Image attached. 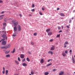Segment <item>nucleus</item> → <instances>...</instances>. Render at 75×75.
I'll use <instances>...</instances> for the list:
<instances>
[{
  "instance_id": "nucleus-13",
  "label": "nucleus",
  "mask_w": 75,
  "mask_h": 75,
  "mask_svg": "<svg viewBox=\"0 0 75 75\" xmlns=\"http://www.w3.org/2000/svg\"><path fill=\"white\" fill-rule=\"evenodd\" d=\"M44 59H41L40 60V62L41 63H42V64H43L44 63Z\"/></svg>"
},
{
  "instance_id": "nucleus-61",
  "label": "nucleus",
  "mask_w": 75,
  "mask_h": 75,
  "mask_svg": "<svg viewBox=\"0 0 75 75\" xmlns=\"http://www.w3.org/2000/svg\"><path fill=\"white\" fill-rule=\"evenodd\" d=\"M42 10H44V8H42Z\"/></svg>"
},
{
  "instance_id": "nucleus-49",
  "label": "nucleus",
  "mask_w": 75,
  "mask_h": 75,
  "mask_svg": "<svg viewBox=\"0 0 75 75\" xmlns=\"http://www.w3.org/2000/svg\"><path fill=\"white\" fill-rule=\"evenodd\" d=\"M56 71V69H54L53 70V71Z\"/></svg>"
},
{
  "instance_id": "nucleus-51",
  "label": "nucleus",
  "mask_w": 75,
  "mask_h": 75,
  "mask_svg": "<svg viewBox=\"0 0 75 75\" xmlns=\"http://www.w3.org/2000/svg\"><path fill=\"white\" fill-rule=\"evenodd\" d=\"M64 48H66V47H67V45H64Z\"/></svg>"
},
{
  "instance_id": "nucleus-10",
  "label": "nucleus",
  "mask_w": 75,
  "mask_h": 75,
  "mask_svg": "<svg viewBox=\"0 0 75 75\" xmlns=\"http://www.w3.org/2000/svg\"><path fill=\"white\" fill-rule=\"evenodd\" d=\"M4 15H2L1 16H0V20H2L3 18V16H4Z\"/></svg>"
},
{
  "instance_id": "nucleus-11",
  "label": "nucleus",
  "mask_w": 75,
  "mask_h": 75,
  "mask_svg": "<svg viewBox=\"0 0 75 75\" xmlns=\"http://www.w3.org/2000/svg\"><path fill=\"white\" fill-rule=\"evenodd\" d=\"M22 65L23 66V67H27V65L26 63H24L22 64Z\"/></svg>"
},
{
  "instance_id": "nucleus-53",
  "label": "nucleus",
  "mask_w": 75,
  "mask_h": 75,
  "mask_svg": "<svg viewBox=\"0 0 75 75\" xmlns=\"http://www.w3.org/2000/svg\"><path fill=\"white\" fill-rule=\"evenodd\" d=\"M62 32V30H60L59 32V33H61Z\"/></svg>"
},
{
  "instance_id": "nucleus-17",
  "label": "nucleus",
  "mask_w": 75,
  "mask_h": 75,
  "mask_svg": "<svg viewBox=\"0 0 75 75\" xmlns=\"http://www.w3.org/2000/svg\"><path fill=\"white\" fill-rule=\"evenodd\" d=\"M62 55L63 57H65L66 56V54L63 52L62 53Z\"/></svg>"
},
{
  "instance_id": "nucleus-62",
  "label": "nucleus",
  "mask_w": 75,
  "mask_h": 75,
  "mask_svg": "<svg viewBox=\"0 0 75 75\" xmlns=\"http://www.w3.org/2000/svg\"><path fill=\"white\" fill-rule=\"evenodd\" d=\"M29 53L30 54H31V52H29Z\"/></svg>"
},
{
  "instance_id": "nucleus-19",
  "label": "nucleus",
  "mask_w": 75,
  "mask_h": 75,
  "mask_svg": "<svg viewBox=\"0 0 75 75\" xmlns=\"http://www.w3.org/2000/svg\"><path fill=\"white\" fill-rule=\"evenodd\" d=\"M72 60H73V64H75V59L72 58Z\"/></svg>"
},
{
  "instance_id": "nucleus-37",
  "label": "nucleus",
  "mask_w": 75,
  "mask_h": 75,
  "mask_svg": "<svg viewBox=\"0 0 75 75\" xmlns=\"http://www.w3.org/2000/svg\"><path fill=\"white\" fill-rule=\"evenodd\" d=\"M4 48H5V49H7L8 47H7V46L4 47Z\"/></svg>"
},
{
  "instance_id": "nucleus-50",
  "label": "nucleus",
  "mask_w": 75,
  "mask_h": 75,
  "mask_svg": "<svg viewBox=\"0 0 75 75\" xmlns=\"http://www.w3.org/2000/svg\"><path fill=\"white\" fill-rule=\"evenodd\" d=\"M6 23H3V25H6Z\"/></svg>"
},
{
  "instance_id": "nucleus-57",
  "label": "nucleus",
  "mask_w": 75,
  "mask_h": 75,
  "mask_svg": "<svg viewBox=\"0 0 75 75\" xmlns=\"http://www.w3.org/2000/svg\"><path fill=\"white\" fill-rule=\"evenodd\" d=\"M69 52H72V50H70Z\"/></svg>"
},
{
  "instance_id": "nucleus-56",
  "label": "nucleus",
  "mask_w": 75,
  "mask_h": 75,
  "mask_svg": "<svg viewBox=\"0 0 75 75\" xmlns=\"http://www.w3.org/2000/svg\"><path fill=\"white\" fill-rule=\"evenodd\" d=\"M21 49L22 50H24V49L23 48V47H22L21 48Z\"/></svg>"
},
{
  "instance_id": "nucleus-20",
  "label": "nucleus",
  "mask_w": 75,
  "mask_h": 75,
  "mask_svg": "<svg viewBox=\"0 0 75 75\" xmlns=\"http://www.w3.org/2000/svg\"><path fill=\"white\" fill-rule=\"evenodd\" d=\"M50 31V29H47L46 30V32H47V33H48V32H49V31Z\"/></svg>"
},
{
  "instance_id": "nucleus-2",
  "label": "nucleus",
  "mask_w": 75,
  "mask_h": 75,
  "mask_svg": "<svg viewBox=\"0 0 75 75\" xmlns=\"http://www.w3.org/2000/svg\"><path fill=\"white\" fill-rule=\"evenodd\" d=\"M4 40H5V39L4 38L0 41V42H1V41H2V45H5L6 44V42Z\"/></svg>"
},
{
  "instance_id": "nucleus-5",
  "label": "nucleus",
  "mask_w": 75,
  "mask_h": 75,
  "mask_svg": "<svg viewBox=\"0 0 75 75\" xmlns=\"http://www.w3.org/2000/svg\"><path fill=\"white\" fill-rule=\"evenodd\" d=\"M24 54H21L20 56V57L22 59H23L24 58Z\"/></svg>"
},
{
  "instance_id": "nucleus-3",
  "label": "nucleus",
  "mask_w": 75,
  "mask_h": 75,
  "mask_svg": "<svg viewBox=\"0 0 75 75\" xmlns=\"http://www.w3.org/2000/svg\"><path fill=\"white\" fill-rule=\"evenodd\" d=\"M12 23L13 24H14V25L15 26H16V25H18V22H16V21H13L12 22Z\"/></svg>"
},
{
  "instance_id": "nucleus-6",
  "label": "nucleus",
  "mask_w": 75,
  "mask_h": 75,
  "mask_svg": "<svg viewBox=\"0 0 75 75\" xmlns=\"http://www.w3.org/2000/svg\"><path fill=\"white\" fill-rule=\"evenodd\" d=\"M14 28V33H15L16 34V32L17 31V27L15 26L14 28Z\"/></svg>"
},
{
  "instance_id": "nucleus-38",
  "label": "nucleus",
  "mask_w": 75,
  "mask_h": 75,
  "mask_svg": "<svg viewBox=\"0 0 75 75\" xmlns=\"http://www.w3.org/2000/svg\"><path fill=\"white\" fill-rule=\"evenodd\" d=\"M34 7H35L34 4H33L32 6V7H33V8H34Z\"/></svg>"
},
{
  "instance_id": "nucleus-9",
  "label": "nucleus",
  "mask_w": 75,
  "mask_h": 75,
  "mask_svg": "<svg viewBox=\"0 0 75 75\" xmlns=\"http://www.w3.org/2000/svg\"><path fill=\"white\" fill-rule=\"evenodd\" d=\"M59 15L61 16H62V17H65V15L63 13H60Z\"/></svg>"
},
{
  "instance_id": "nucleus-29",
  "label": "nucleus",
  "mask_w": 75,
  "mask_h": 75,
  "mask_svg": "<svg viewBox=\"0 0 75 75\" xmlns=\"http://www.w3.org/2000/svg\"><path fill=\"white\" fill-rule=\"evenodd\" d=\"M25 61V58H24L22 59V62H24Z\"/></svg>"
},
{
  "instance_id": "nucleus-44",
  "label": "nucleus",
  "mask_w": 75,
  "mask_h": 75,
  "mask_svg": "<svg viewBox=\"0 0 75 75\" xmlns=\"http://www.w3.org/2000/svg\"><path fill=\"white\" fill-rule=\"evenodd\" d=\"M10 45H9L7 47H8V48H10Z\"/></svg>"
},
{
  "instance_id": "nucleus-40",
  "label": "nucleus",
  "mask_w": 75,
  "mask_h": 75,
  "mask_svg": "<svg viewBox=\"0 0 75 75\" xmlns=\"http://www.w3.org/2000/svg\"><path fill=\"white\" fill-rule=\"evenodd\" d=\"M60 36V34L57 35V37L58 38Z\"/></svg>"
},
{
  "instance_id": "nucleus-52",
  "label": "nucleus",
  "mask_w": 75,
  "mask_h": 75,
  "mask_svg": "<svg viewBox=\"0 0 75 75\" xmlns=\"http://www.w3.org/2000/svg\"><path fill=\"white\" fill-rule=\"evenodd\" d=\"M4 11H2V12L1 13V14H4Z\"/></svg>"
},
{
  "instance_id": "nucleus-4",
  "label": "nucleus",
  "mask_w": 75,
  "mask_h": 75,
  "mask_svg": "<svg viewBox=\"0 0 75 75\" xmlns=\"http://www.w3.org/2000/svg\"><path fill=\"white\" fill-rule=\"evenodd\" d=\"M17 28L19 31H20V30H21V26L19 25H18V27Z\"/></svg>"
},
{
  "instance_id": "nucleus-28",
  "label": "nucleus",
  "mask_w": 75,
  "mask_h": 75,
  "mask_svg": "<svg viewBox=\"0 0 75 75\" xmlns=\"http://www.w3.org/2000/svg\"><path fill=\"white\" fill-rule=\"evenodd\" d=\"M0 48H1V49H4V47H0Z\"/></svg>"
},
{
  "instance_id": "nucleus-59",
  "label": "nucleus",
  "mask_w": 75,
  "mask_h": 75,
  "mask_svg": "<svg viewBox=\"0 0 75 75\" xmlns=\"http://www.w3.org/2000/svg\"><path fill=\"white\" fill-rule=\"evenodd\" d=\"M51 59H49L48 60V62H50V61Z\"/></svg>"
},
{
  "instance_id": "nucleus-43",
  "label": "nucleus",
  "mask_w": 75,
  "mask_h": 75,
  "mask_svg": "<svg viewBox=\"0 0 75 75\" xmlns=\"http://www.w3.org/2000/svg\"><path fill=\"white\" fill-rule=\"evenodd\" d=\"M58 29H59V30H61V27L59 26L58 27Z\"/></svg>"
},
{
  "instance_id": "nucleus-14",
  "label": "nucleus",
  "mask_w": 75,
  "mask_h": 75,
  "mask_svg": "<svg viewBox=\"0 0 75 75\" xmlns=\"http://www.w3.org/2000/svg\"><path fill=\"white\" fill-rule=\"evenodd\" d=\"M48 53L49 54H53V52H52V51H49L48 52Z\"/></svg>"
},
{
  "instance_id": "nucleus-21",
  "label": "nucleus",
  "mask_w": 75,
  "mask_h": 75,
  "mask_svg": "<svg viewBox=\"0 0 75 75\" xmlns=\"http://www.w3.org/2000/svg\"><path fill=\"white\" fill-rule=\"evenodd\" d=\"M52 65V63H50L49 64H47V67H49V66H50V65Z\"/></svg>"
},
{
  "instance_id": "nucleus-23",
  "label": "nucleus",
  "mask_w": 75,
  "mask_h": 75,
  "mask_svg": "<svg viewBox=\"0 0 75 75\" xmlns=\"http://www.w3.org/2000/svg\"><path fill=\"white\" fill-rule=\"evenodd\" d=\"M26 60L27 61H30V59H29V58L28 57L26 58Z\"/></svg>"
},
{
  "instance_id": "nucleus-31",
  "label": "nucleus",
  "mask_w": 75,
  "mask_h": 75,
  "mask_svg": "<svg viewBox=\"0 0 75 75\" xmlns=\"http://www.w3.org/2000/svg\"><path fill=\"white\" fill-rule=\"evenodd\" d=\"M31 11H32V12H34V11H35V10H34V9H32L31 10Z\"/></svg>"
},
{
  "instance_id": "nucleus-33",
  "label": "nucleus",
  "mask_w": 75,
  "mask_h": 75,
  "mask_svg": "<svg viewBox=\"0 0 75 75\" xmlns=\"http://www.w3.org/2000/svg\"><path fill=\"white\" fill-rule=\"evenodd\" d=\"M31 45H34V43L33 42H31Z\"/></svg>"
},
{
  "instance_id": "nucleus-47",
  "label": "nucleus",
  "mask_w": 75,
  "mask_h": 75,
  "mask_svg": "<svg viewBox=\"0 0 75 75\" xmlns=\"http://www.w3.org/2000/svg\"><path fill=\"white\" fill-rule=\"evenodd\" d=\"M3 71H5V68H4V67H3Z\"/></svg>"
},
{
  "instance_id": "nucleus-30",
  "label": "nucleus",
  "mask_w": 75,
  "mask_h": 75,
  "mask_svg": "<svg viewBox=\"0 0 75 75\" xmlns=\"http://www.w3.org/2000/svg\"><path fill=\"white\" fill-rule=\"evenodd\" d=\"M37 34V33H34V35L35 36H36Z\"/></svg>"
},
{
  "instance_id": "nucleus-16",
  "label": "nucleus",
  "mask_w": 75,
  "mask_h": 75,
  "mask_svg": "<svg viewBox=\"0 0 75 75\" xmlns=\"http://www.w3.org/2000/svg\"><path fill=\"white\" fill-rule=\"evenodd\" d=\"M52 34V32H49L48 33V35H51V34Z\"/></svg>"
},
{
  "instance_id": "nucleus-63",
  "label": "nucleus",
  "mask_w": 75,
  "mask_h": 75,
  "mask_svg": "<svg viewBox=\"0 0 75 75\" xmlns=\"http://www.w3.org/2000/svg\"><path fill=\"white\" fill-rule=\"evenodd\" d=\"M14 75H18V74H15Z\"/></svg>"
},
{
  "instance_id": "nucleus-46",
  "label": "nucleus",
  "mask_w": 75,
  "mask_h": 75,
  "mask_svg": "<svg viewBox=\"0 0 75 75\" xmlns=\"http://www.w3.org/2000/svg\"><path fill=\"white\" fill-rule=\"evenodd\" d=\"M3 3V1L0 0V3Z\"/></svg>"
},
{
  "instance_id": "nucleus-41",
  "label": "nucleus",
  "mask_w": 75,
  "mask_h": 75,
  "mask_svg": "<svg viewBox=\"0 0 75 75\" xmlns=\"http://www.w3.org/2000/svg\"><path fill=\"white\" fill-rule=\"evenodd\" d=\"M7 21V18H6L5 19L4 21L5 22H6V21Z\"/></svg>"
},
{
  "instance_id": "nucleus-34",
  "label": "nucleus",
  "mask_w": 75,
  "mask_h": 75,
  "mask_svg": "<svg viewBox=\"0 0 75 75\" xmlns=\"http://www.w3.org/2000/svg\"><path fill=\"white\" fill-rule=\"evenodd\" d=\"M53 40H53V39H51L50 40H49V41H50V42H52L53 41Z\"/></svg>"
},
{
  "instance_id": "nucleus-25",
  "label": "nucleus",
  "mask_w": 75,
  "mask_h": 75,
  "mask_svg": "<svg viewBox=\"0 0 75 75\" xmlns=\"http://www.w3.org/2000/svg\"><path fill=\"white\" fill-rule=\"evenodd\" d=\"M49 74V73L48 72H45V75H48Z\"/></svg>"
},
{
  "instance_id": "nucleus-45",
  "label": "nucleus",
  "mask_w": 75,
  "mask_h": 75,
  "mask_svg": "<svg viewBox=\"0 0 75 75\" xmlns=\"http://www.w3.org/2000/svg\"><path fill=\"white\" fill-rule=\"evenodd\" d=\"M67 28H69V26H68V25H67Z\"/></svg>"
},
{
  "instance_id": "nucleus-48",
  "label": "nucleus",
  "mask_w": 75,
  "mask_h": 75,
  "mask_svg": "<svg viewBox=\"0 0 75 75\" xmlns=\"http://www.w3.org/2000/svg\"><path fill=\"white\" fill-rule=\"evenodd\" d=\"M29 17H31V16H32V15L29 14Z\"/></svg>"
},
{
  "instance_id": "nucleus-54",
  "label": "nucleus",
  "mask_w": 75,
  "mask_h": 75,
  "mask_svg": "<svg viewBox=\"0 0 75 75\" xmlns=\"http://www.w3.org/2000/svg\"><path fill=\"white\" fill-rule=\"evenodd\" d=\"M59 10V8H57V10Z\"/></svg>"
},
{
  "instance_id": "nucleus-32",
  "label": "nucleus",
  "mask_w": 75,
  "mask_h": 75,
  "mask_svg": "<svg viewBox=\"0 0 75 75\" xmlns=\"http://www.w3.org/2000/svg\"><path fill=\"white\" fill-rule=\"evenodd\" d=\"M10 52V51H7L6 52V54H8V53H9Z\"/></svg>"
},
{
  "instance_id": "nucleus-8",
  "label": "nucleus",
  "mask_w": 75,
  "mask_h": 75,
  "mask_svg": "<svg viewBox=\"0 0 75 75\" xmlns=\"http://www.w3.org/2000/svg\"><path fill=\"white\" fill-rule=\"evenodd\" d=\"M55 50V46H53L51 48L50 50L51 51H54Z\"/></svg>"
},
{
  "instance_id": "nucleus-24",
  "label": "nucleus",
  "mask_w": 75,
  "mask_h": 75,
  "mask_svg": "<svg viewBox=\"0 0 75 75\" xmlns=\"http://www.w3.org/2000/svg\"><path fill=\"white\" fill-rule=\"evenodd\" d=\"M6 57H10V54H8L6 55Z\"/></svg>"
},
{
  "instance_id": "nucleus-15",
  "label": "nucleus",
  "mask_w": 75,
  "mask_h": 75,
  "mask_svg": "<svg viewBox=\"0 0 75 75\" xmlns=\"http://www.w3.org/2000/svg\"><path fill=\"white\" fill-rule=\"evenodd\" d=\"M30 73L32 75H34V72L33 71H31Z\"/></svg>"
},
{
  "instance_id": "nucleus-58",
  "label": "nucleus",
  "mask_w": 75,
  "mask_h": 75,
  "mask_svg": "<svg viewBox=\"0 0 75 75\" xmlns=\"http://www.w3.org/2000/svg\"><path fill=\"white\" fill-rule=\"evenodd\" d=\"M61 27H62V29H63L64 28L63 27V26H62Z\"/></svg>"
},
{
  "instance_id": "nucleus-22",
  "label": "nucleus",
  "mask_w": 75,
  "mask_h": 75,
  "mask_svg": "<svg viewBox=\"0 0 75 75\" xmlns=\"http://www.w3.org/2000/svg\"><path fill=\"white\" fill-rule=\"evenodd\" d=\"M15 51H16V50L15 49H14L13 50V51L12 52V53H14L15 52Z\"/></svg>"
},
{
  "instance_id": "nucleus-42",
  "label": "nucleus",
  "mask_w": 75,
  "mask_h": 75,
  "mask_svg": "<svg viewBox=\"0 0 75 75\" xmlns=\"http://www.w3.org/2000/svg\"><path fill=\"white\" fill-rule=\"evenodd\" d=\"M39 14L41 16H42V13H41V12H39Z\"/></svg>"
},
{
  "instance_id": "nucleus-36",
  "label": "nucleus",
  "mask_w": 75,
  "mask_h": 75,
  "mask_svg": "<svg viewBox=\"0 0 75 75\" xmlns=\"http://www.w3.org/2000/svg\"><path fill=\"white\" fill-rule=\"evenodd\" d=\"M68 51H67V50H66L65 51V54H68Z\"/></svg>"
},
{
  "instance_id": "nucleus-26",
  "label": "nucleus",
  "mask_w": 75,
  "mask_h": 75,
  "mask_svg": "<svg viewBox=\"0 0 75 75\" xmlns=\"http://www.w3.org/2000/svg\"><path fill=\"white\" fill-rule=\"evenodd\" d=\"M8 70H7L6 71V75H7V74H8Z\"/></svg>"
},
{
  "instance_id": "nucleus-7",
  "label": "nucleus",
  "mask_w": 75,
  "mask_h": 75,
  "mask_svg": "<svg viewBox=\"0 0 75 75\" xmlns=\"http://www.w3.org/2000/svg\"><path fill=\"white\" fill-rule=\"evenodd\" d=\"M15 63L17 65H19V62L17 60H15L14 61Z\"/></svg>"
},
{
  "instance_id": "nucleus-55",
  "label": "nucleus",
  "mask_w": 75,
  "mask_h": 75,
  "mask_svg": "<svg viewBox=\"0 0 75 75\" xmlns=\"http://www.w3.org/2000/svg\"><path fill=\"white\" fill-rule=\"evenodd\" d=\"M20 16L21 17H22V15H21V14H20Z\"/></svg>"
},
{
  "instance_id": "nucleus-18",
  "label": "nucleus",
  "mask_w": 75,
  "mask_h": 75,
  "mask_svg": "<svg viewBox=\"0 0 75 75\" xmlns=\"http://www.w3.org/2000/svg\"><path fill=\"white\" fill-rule=\"evenodd\" d=\"M64 72H62L60 73H59V75H62L64 74Z\"/></svg>"
},
{
  "instance_id": "nucleus-35",
  "label": "nucleus",
  "mask_w": 75,
  "mask_h": 75,
  "mask_svg": "<svg viewBox=\"0 0 75 75\" xmlns=\"http://www.w3.org/2000/svg\"><path fill=\"white\" fill-rule=\"evenodd\" d=\"M18 59L19 61H20V57H18Z\"/></svg>"
},
{
  "instance_id": "nucleus-12",
  "label": "nucleus",
  "mask_w": 75,
  "mask_h": 75,
  "mask_svg": "<svg viewBox=\"0 0 75 75\" xmlns=\"http://www.w3.org/2000/svg\"><path fill=\"white\" fill-rule=\"evenodd\" d=\"M68 44H69V43L67 41H66L64 44V45H67Z\"/></svg>"
},
{
  "instance_id": "nucleus-39",
  "label": "nucleus",
  "mask_w": 75,
  "mask_h": 75,
  "mask_svg": "<svg viewBox=\"0 0 75 75\" xmlns=\"http://www.w3.org/2000/svg\"><path fill=\"white\" fill-rule=\"evenodd\" d=\"M2 73L3 74H5V70H3L2 71Z\"/></svg>"
},
{
  "instance_id": "nucleus-64",
  "label": "nucleus",
  "mask_w": 75,
  "mask_h": 75,
  "mask_svg": "<svg viewBox=\"0 0 75 75\" xmlns=\"http://www.w3.org/2000/svg\"><path fill=\"white\" fill-rule=\"evenodd\" d=\"M74 73L75 74V72H74Z\"/></svg>"
},
{
  "instance_id": "nucleus-1",
  "label": "nucleus",
  "mask_w": 75,
  "mask_h": 75,
  "mask_svg": "<svg viewBox=\"0 0 75 75\" xmlns=\"http://www.w3.org/2000/svg\"><path fill=\"white\" fill-rule=\"evenodd\" d=\"M2 32L3 33H4L2 36V37H3V38H5L6 39H7V35H6V31H2Z\"/></svg>"
},
{
  "instance_id": "nucleus-27",
  "label": "nucleus",
  "mask_w": 75,
  "mask_h": 75,
  "mask_svg": "<svg viewBox=\"0 0 75 75\" xmlns=\"http://www.w3.org/2000/svg\"><path fill=\"white\" fill-rule=\"evenodd\" d=\"M16 33H14L13 34V37H16Z\"/></svg>"
},
{
  "instance_id": "nucleus-60",
  "label": "nucleus",
  "mask_w": 75,
  "mask_h": 75,
  "mask_svg": "<svg viewBox=\"0 0 75 75\" xmlns=\"http://www.w3.org/2000/svg\"><path fill=\"white\" fill-rule=\"evenodd\" d=\"M69 23H71V20H70L69 22Z\"/></svg>"
}]
</instances>
